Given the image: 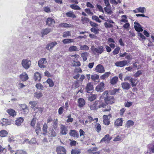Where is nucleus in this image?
Returning a JSON list of instances; mask_svg holds the SVG:
<instances>
[{
	"label": "nucleus",
	"instance_id": "1",
	"mask_svg": "<svg viewBox=\"0 0 154 154\" xmlns=\"http://www.w3.org/2000/svg\"><path fill=\"white\" fill-rule=\"evenodd\" d=\"M104 100L106 103L108 104H112L114 103L115 100L113 97L109 96L108 91H104L102 94Z\"/></svg>",
	"mask_w": 154,
	"mask_h": 154
},
{
	"label": "nucleus",
	"instance_id": "2",
	"mask_svg": "<svg viewBox=\"0 0 154 154\" xmlns=\"http://www.w3.org/2000/svg\"><path fill=\"white\" fill-rule=\"evenodd\" d=\"M91 50L94 54H95L96 53L98 54H101L104 51L103 47L102 46H99L98 48H92V47L91 48Z\"/></svg>",
	"mask_w": 154,
	"mask_h": 154
},
{
	"label": "nucleus",
	"instance_id": "3",
	"mask_svg": "<svg viewBox=\"0 0 154 154\" xmlns=\"http://www.w3.org/2000/svg\"><path fill=\"white\" fill-rule=\"evenodd\" d=\"M56 151L57 154H66V150L63 146H59L57 147Z\"/></svg>",
	"mask_w": 154,
	"mask_h": 154
},
{
	"label": "nucleus",
	"instance_id": "4",
	"mask_svg": "<svg viewBox=\"0 0 154 154\" xmlns=\"http://www.w3.org/2000/svg\"><path fill=\"white\" fill-rule=\"evenodd\" d=\"M30 64V61L27 59H23L22 61V66L26 69H27L29 67Z\"/></svg>",
	"mask_w": 154,
	"mask_h": 154
},
{
	"label": "nucleus",
	"instance_id": "5",
	"mask_svg": "<svg viewBox=\"0 0 154 154\" xmlns=\"http://www.w3.org/2000/svg\"><path fill=\"white\" fill-rule=\"evenodd\" d=\"M46 23V25L51 27H53L55 23V20L51 17H48L47 18Z\"/></svg>",
	"mask_w": 154,
	"mask_h": 154
},
{
	"label": "nucleus",
	"instance_id": "6",
	"mask_svg": "<svg viewBox=\"0 0 154 154\" xmlns=\"http://www.w3.org/2000/svg\"><path fill=\"white\" fill-rule=\"evenodd\" d=\"M115 65L117 67H123L126 65H128V62L127 60H124L117 61L116 62Z\"/></svg>",
	"mask_w": 154,
	"mask_h": 154
},
{
	"label": "nucleus",
	"instance_id": "7",
	"mask_svg": "<svg viewBox=\"0 0 154 154\" xmlns=\"http://www.w3.org/2000/svg\"><path fill=\"white\" fill-rule=\"evenodd\" d=\"M134 28L136 31L138 32H142L143 31V29L141 25L137 22L134 23Z\"/></svg>",
	"mask_w": 154,
	"mask_h": 154
},
{
	"label": "nucleus",
	"instance_id": "8",
	"mask_svg": "<svg viewBox=\"0 0 154 154\" xmlns=\"http://www.w3.org/2000/svg\"><path fill=\"white\" fill-rule=\"evenodd\" d=\"M104 87V84L102 82L97 86L95 89L97 91L101 92L103 91Z\"/></svg>",
	"mask_w": 154,
	"mask_h": 154
},
{
	"label": "nucleus",
	"instance_id": "9",
	"mask_svg": "<svg viewBox=\"0 0 154 154\" xmlns=\"http://www.w3.org/2000/svg\"><path fill=\"white\" fill-rule=\"evenodd\" d=\"M112 138L111 137H110L109 134H107L101 140L100 143H101L103 142H105L107 143H109L111 140Z\"/></svg>",
	"mask_w": 154,
	"mask_h": 154
},
{
	"label": "nucleus",
	"instance_id": "10",
	"mask_svg": "<svg viewBox=\"0 0 154 154\" xmlns=\"http://www.w3.org/2000/svg\"><path fill=\"white\" fill-rule=\"evenodd\" d=\"M95 70L96 72L100 73H103L105 72V69L104 67L100 64L96 66Z\"/></svg>",
	"mask_w": 154,
	"mask_h": 154
},
{
	"label": "nucleus",
	"instance_id": "11",
	"mask_svg": "<svg viewBox=\"0 0 154 154\" xmlns=\"http://www.w3.org/2000/svg\"><path fill=\"white\" fill-rule=\"evenodd\" d=\"M78 106L80 108L83 107L85 105V101L82 98H79L78 100Z\"/></svg>",
	"mask_w": 154,
	"mask_h": 154
},
{
	"label": "nucleus",
	"instance_id": "12",
	"mask_svg": "<svg viewBox=\"0 0 154 154\" xmlns=\"http://www.w3.org/2000/svg\"><path fill=\"white\" fill-rule=\"evenodd\" d=\"M106 21L108 22L107 23L106 22L104 23V26L106 28H112L113 27V25L112 24H110V23H114V22L113 21V20L108 19L106 20Z\"/></svg>",
	"mask_w": 154,
	"mask_h": 154
},
{
	"label": "nucleus",
	"instance_id": "13",
	"mask_svg": "<svg viewBox=\"0 0 154 154\" xmlns=\"http://www.w3.org/2000/svg\"><path fill=\"white\" fill-rule=\"evenodd\" d=\"M2 120V122H1V124L2 126L10 125L11 124V121L8 119L3 118Z\"/></svg>",
	"mask_w": 154,
	"mask_h": 154
},
{
	"label": "nucleus",
	"instance_id": "14",
	"mask_svg": "<svg viewBox=\"0 0 154 154\" xmlns=\"http://www.w3.org/2000/svg\"><path fill=\"white\" fill-rule=\"evenodd\" d=\"M57 44L56 42H53L48 44L45 47V48L48 50H49L50 49H52Z\"/></svg>",
	"mask_w": 154,
	"mask_h": 154
},
{
	"label": "nucleus",
	"instance_id": "15",
	"mask_svg": "<svg viewBox=\"0 0 154 154\" xmlns=\"http://www.w3.org/2000/svg\"><path fill=\"white\" fill-rule=\"evenodd\" d=\"M52 29L51 28H47L42 29L41 32V33L42 37L45 35H46L52 31Z\"/></svg>",
	"mask_w": 154,
	"mask_h": 154
},
{
	"label": "nucleus",
	"instance_id": "16",
	"mask_svg": "<svg viewBox=\"0 0 154 154\" xmlns=\"http://www.w3.org/2000/svg\"><path fill=\"white\" fill-rule=\"evenodd\" d=\"M94 87L93 85L91 83L89 82L88 83L85 88L86 92L88 93H90V91H92L93 90Z\"/></svg>",
	"mask_w": 154,
	"mask_h": 154
},
{
	"label": "nucleus",
	"instance_id": "17",
	"mask_svg": "<svg viewBox=\"0 0 154 154\" xmlns=\"http://www.w3.org/2000/svg\"><path fill=\"white\" fill-rule=\"evenodd\" d=\"M60 134L63 135H65L67 133V129L66 127H65V126L62 125L60 128Z\"/></svg>",
	"mask_w": 154,
	"mask_h": 154
},
{
	"label": "nucleus",
	"instance_id": "18",
	"mask_svg": "<svg viewBox=\"0 0 154 154\" xmlns=\"http://www.w3.org/2000/svg\"><path fill=\"white\" fill-rule=\"evenodd\" d=\"M20 79L21 81L24 82L28 80V77L27 74L25 72L20 75Z\"/></svg>",
	"mask_w": 154,
	"mask_h": 154
},
{
	"label": "nucleus",
	"instance_id": "19",
	"mask_svg": "<svg viewBox=\"0 0 154 154\" xmlns=\"http://www.w3.org/2000/svg\"><path fill=\"white\" fill-rule=\"evenodd\" d=\"M46 62V59L42 58L39 60L38 62V64L39 66L41 68H44L45 66L43 64L45 62Z\"/></svg>",
	"mask_w": 154,
	"mask_h": 154
},
{
	"label": "nucleus",
	"instance_id": "20",
	"mask_svg": "<svg viewBox=\"0 0 154 154\" xmlns=\"http://www.w3.org/2000/svg\"><path fill=\"white\" fill-rule=\"evenodd\" d=\"M70 135L71 136L78 138L79 137V134L77 131L75 130H71L69 133Z\"/></svg>",
	"mask_w": 154,
	"mask_h": 154
},
{
	"label": "nucleus",
	"instance_id": "21",
	"mask_svg": "<svg viewBox=\"0 0 154 154\" xmlns=\"http://www.w3.org/2000/svg\"><path fill=\"white\" fill-rule=\"evenodd\" d=\"M121 85L123 89L126 90H128L131 87L130 84L126 82L122 83Z\"/></svg>",
	"mask_w": 154,
	"mask_h": 154
},
{
	"label": "nucleus",
	"instance_id": "22",
	"mask_svg": "<svg viewBox=\"0 0 154 154\" xmlns=\"http://www.w3.org/2000/svg\"><path fill=\"white\" fill-rule=\"evenodd\" d=\"M122 118L118 119L116 120L115 122V125L116 126H122Z\"/></svg>",
	"mask_w": 154,
	"mask_h": 154
},
{
	"label": "nucleus",
	"instance_id": "23",
	"mask_svg": "<svg viewBox=\"0 0 154 154\" xmlns=\"http://www.w3.org/2000/svg\"><path fill=\"white\" fill-rule=\"evenodd\" d=\"M73 25L66 23H61L59 24V26L63 28H70Z\"/></svg>",
	"mask_w": 154,
	"mask_h": 154
},
{
	"label": "nucleus",
	"instance_id": "24",
	"mask_svg": "<svg viewBox=\"0 0 154 154\" xmlns=\"http://www.w3.org/2000/svg\"><path fill=\"white\" fill-rule=\"evenodd\" d=\"M34 79L35 81H40L41 79V76L39 72H35L34 74Z\"/></svg>",
	"mask_w": 154,
	"mask_h": 154
},
{
	"label": "nucleus",
	"instance_id": "25",
	"mask_svg": "<svg viewBox=\"0 0 154 154\" xmlns=\"http://www.w3.org/2000/svg\"><path fill=\"white\" fill-rule=\"evenodd\" d=\"M7 112L10 116L13 117L16 115V112H15V111L12 109H8Z\"/></svg>",
	"mask_w": 154,
	"mask_h": 154
},
{
	"label": "nucleus",
	"instance_id": "26",
	"mask_svg": "<svg viewBox=\"0 0 154 154\" xmlns=\"http://www.w3.org/2000/svg\"><path fill=\"white\" fill-rule=\"evenodd\" d=\"M49 137H55L57 135V133L53 129H51L49 131Z\"/></svg>",
	"mask_w": 154,
	"mask_h": 154
},
{
	"label": "nucleus",
	"instance_id": "27",
	"mask_svg": "<svg viewBox=\"0 0 154 154\" xmlns=\"http://www.w3.org/2000/svg\"><path fill=\"white\" fill-rule=\"evenodd\" d=\"M43 95L42 93L40 91H37L34 93V97L38 99H39L42 97Z\"/></svg>",
	"mask_w": 154,
	"mask_h": 154
},
{
	"label": "nucleus",
	"instance_id": "28",
	"mask_svg": "<svg viewBox=\"0 0 154 154\" xmlns=\"http://www.w3.org/2000/svg\"><path fill=\"white\" fill-rule=\"evenodd\" d=\"M89 55V53L87 52L82 53L81 54V56L82 58L83 61L86 60L87 59V57Z\"/></svg>",
	"mask_w": 154,
	"mask_h": 154
},
{
	"label": "nucleus",
	"instance_id": "29",
	"mask_svg": "<svg viewBox=\"0 0 154 154\" xmlns=\"http://www.w3.org/2000/svg\"><path fill=\"white\" fill-rule=\"evenodd\" d=\"M66 16L68 17H71L72 18H75L76 17L75 15L73 13V12L69 11L66 14Z\"/></svg>",
	"mask_w": 154,
	"mask_h": 154
},
{
	"label": "nucleus",
	"instance_id": "30",
	"mask_svg": "<svg viewBox=\"0 0 154 154\" xmlns=\"http://www.w3.org/2000/svg\"><path fill=\"white\" fill-rule=\"evenodd\" d=\"M68 50L70 52L78 51H79L78 48L75 46H70Z\"/></svg>",
	"mask_w": 154,
	"mask_h": 154
},
{
	"label": "nucleus",
	"instance_id": "31",
	"mask_svg": "<svg viewBox=\"0 0 154 154\" xmlns=\"http://www.w3.org/2000/svg\"><path fill=\"white\" fill-rule=\"evenodd\" d=\"M118 80V77L116 76H114L110 80V83L112 85H114L116 84Z\"/></svg>",
	"mask_w": 154,
	"mask_h": 154
},
{
	"label": "nucleus",
	"instance_id": "32",
	"mask_svg": "<svg viewBox=\"0 0 154 154\" xmlns=\"http://www.w3.org/2000/svg\"><path fill=\"white\" fill-rule=\"evenodd\" d=\"M81 21L82 23L84 24H87L90 21L89 18L83 17H81Z\"/></svg>",
	"mask_w": 154,
	"mask_h": 154
},
{
	"label": "nucleus",
	"instance_id": "33",
	"mask_svg": "<svg viewBox=\"0 0 154 154\" xmlns=\"http://www.w3.org/2000/svg\"><path fill=\"white\" fill-rule=\"evenodd\" d=\"M134 125V122L133 121L129 120L126 123L125 126L127 128H129L131 126Z\"/></svg>",
	"mask_w": 154,
	"mask_h": 154
},
{
	"label": "nucleus",
	"instance_id": "34",
	"mask_svg": "<svg viewBox=\"0 0 154 154\" xmlns=\"http://www.w3.org/2000/svg\"><path fill=\"white\" fill-rule=\"evenodd\" d=\"M62 42L64 44H69L74 42V40L70 38H65L63 40Z\"/></svg>",
	"mask_w": 154,
	"mask_h": 154
},
{
	"label": "nucleus",
	"instance_id": "35",
	"mask_svg": "<svg viewBox=\"0 0 154 154\" xmlns=\"http://www.w3.org/2000/svg\"><path fill=\"white\" fill-rule=\"evenodd\" d=\"M48 125L46 123H45L42 128V130L43 131V134L44 135H46L47 133Z\"/></svg>",
	"mask_w": 154,
	"mask_h": 154
},
{
	"label": "nucleus",
	"instance_id": "36",
	"mask_svg": "<svg viewBox=\"0 0 154 154\" xmlns=\"http://www.w3.org/2000/svg\"><path fill=\"white\" fill-rule=\"evenodd\" d=\"M23 121V118L20 117L15 121V124L16 125L19 126L21 125V124Z\"/></svg>",
	"mask_w": 154,
	"mask_h": 154
},
{
	"label": "nucleus",
	"instance_id": "37",
	"mask_svg": "<svg viewBox=\"0 0 154 154\" xmlns=\"http://www.w3.org/2000/svg\"><path fill=\"white\" fill-rule=\"evenodd\" d=\"M8 132L5 130H2L0 131V136L2 137H5L8 134Z\"/></svg>",
	"mask_w": 154,
	"mask_h": 154
},
{
	"label": "nucleus",
	"instance_id": "38",
	"mask_svg": "<svg viewBox=\"0 0 154 154\" xmlns=\"http://www.w3.org/2000/svg\"><path fill=\"white\" fill-rule=\"evenodd\" d=\"M136 79H134L132 78L129 80L130 82L131 83V86L132 87H135L137 85V83H135Z\"/></svg>",
	"mask_w": 154,
	"mask_h": 154
},
{
	"label": "nucleus",
	"instance_id": "39",
	"mask_svg": "<svg viewBox=\"0 0 154 154\" xmlns=\"http://www.w3.org/2000/svg\"><path fill=\"white\" fill-rule=\"evenodd\" d=\"M94 126L97 131L98 133H99L100 131L101 130V127L100 124L98 123H96L95 125Z\"/></svg>",
	"mask_w": 154,
	"mask_h": 154
},
{
	"label": "nucleus",
	"instance_id": "40",
	"mask_svg": "<svg viewBox=\"0 0 154 154\" xmlns=\"http://www.w3.org/2000/svg\"><path fill=\"white\" fill-rule=\"evenodd\" d=\"M110 73V72H105L100 77V79H105L106 78H107L109 76Z\"/></svg>",
	"mask_w": 154,
	"mask_h": 154
},
{
	"label": "nucleus",
	"instance_id": "41",
	"mask_svg": "<svg viewBox=\"0 0 154 154\" xmlns=\"http://www.w3.org/2000/svg\"><path fill=\"white\" fill-rule=\"evenodd\" d=\"M34 110L36 112H39L40 113H42L43 112V108L41 107H36L34 109Z\"/></svg>",
	"mask_w": 154,
	"mask_h": 154
},
{
	"label": "nucleus",
	"instance_id": "42",
	"mask_svg": "<svg viewBox=\"0 0 154 154\" xmlns=\"http://www.w3.org/2000/svg\"><path fill=\"white\" fill-rule=\"evenodd\" d=\"M105 11L108 14H111L113 13V12L111 10L110 8H109L106 7H105L104 8Z\"/></svg>",
	"mask_w": 154,
	"mask_h": 154
},
{
	"label": "nucleus",
	"instance_id": "43",
	"mask_svg": "<svg viewBox=\"0 0 154 154\" xmlns=\"http://www.w3.org/2000/svg\"><path fill=\"white\" fill-rule=\"evenodd\" d=\"M89 49V47L87 45H80V50H81L88 51Z\"/></svg>",
	"mask_w": 154,
	"mask_h": 154
},
{
	"label": "nucleus",
	"instance_id": "44",
	"mask_svg": "<svg viewBox=\"0 0 154 154\" xmlns=\"http://www.w3.org/2000/svg\"><path fill=\"white\" fill-rule=\"evenodd\" d=\"M71 154H80L81 151L79 149H73L71 151Z\"/></svg>",
	"mask_w": 154,
	"mask_h": 154
},
{
	"label": "nucleus",
	"instance_id": "45",
	"mask_svg": "<svg viewBox=\"0 0 154 154\" xmlns=\"http://www.w3.org/2000/svg\"><path fill=\"white\" fill-rule=\"evenodd\" d=\"M46 82L49 85L50 87H52L54 85V83L53 81L50 79H48L47 80Z\"/></svg>",
	"mask_w": 154,
	"mask_h": 154
},
{
	"label": "nucleus",
	"instance_id": "46",
	"mask_svg": "<svg viewBox=\"0 0 154 154\" xmlns=\"http://www.w3.org/2000/svg\"><path fill=\"white\" fill-rule=\"evenodd\" d=\"M70 7L74 10H80L81 9V8L79 6L75 4L70 5Z\"/></svg>",
	"mask_w": 154,
	"mask_h": 154
},
{
	"label": "nucleus",
	"instance_id": "47",
	"mask_svg": "<svg viewBox=\"0 0 154 154\" xmlns=\"http://www.w3.org/2000/svg\"><path fill=\"white\" fill-rule=\"evenodd\" d=\"M35 131L36 134L38 135L40 131H41V128L40 127V125L39 124H38L37 125Z\"/></svg>",
	"mask_w": 154,
	"mask_h": 154
},
{
	"label": "nucleus",
	"instance_id": "48",
	"mask_svg": "<svg viewBox=\"0 0 154 154\" xmlns=\"http://www.w3.org/2000/svg\"><path fill=\"white\" fill-rule=\"evenodd\" d=\"M35 87L38 89L43 90H44L43 86L40 83H37L35 85Z\"/></svg>",
	"mask_w": 154,
	"mask_h": 154
},
{
	"label": "nucleus",
	"instance_id": "49",
	"mask_svg": "<svg viewBox=\"0 0 154 154\" xmlns=\"http://www.w3.org/2000/svg\"><path fill=\"white\" fill-rule=\"evenodd\" d=\"M29 104L31 105V107L32 108L34 109L37 105V103L35 101H30L29 102Z\"/></svg>",
	"mask_w": 154,
	"mask_h": 154
},
{
	"label": "nucleus",
	"instance_id": "50",
	"mask_svg": "<svg viewBox=\"0 0 154 154\" xmlns=\"http://www.w3.org/2000/svg\"><path fill=\"white\" fill-rule=\"evenodd\" d=\"M96 98V95L95 94H91L88 97V100L91 102L93 101Z\"/></svg>",
	"mask_w": 154,
	"mask_h": 154
},
{
	"label": "nucleus",
	"instance_id": "51",
	"mask_svg": "<svg viewBox=\"0 0 154 154\" xmlns=\"http://www.w3.org/2000/svg\"><path fill=\"white\" fill-rule=\"evenodd\" d=\"M137 12H138L144 13L145 11L146 10V8L144 7H140L138 8H137Z\"/></svg>",
	"mask_w": 154,
	"mask_h": 154
},
{
	"label": "nucleus",
	"instance_id": "52",
	"mask_svg": "<svg viewBox=\"0 0 154 154\" xmlns=\"http://www.w3.org/2000/svg\"><path fill=\"white\" fill-rule=\"evenodd\" d=\"M90 30L91 32L94 33L95 34L99 33V29L98 28L92 27L91 29Z\"/></svg>",
	"mask_w": 154,
	"mask_h": 154
},
{
	"label": "nucleus",
	"instance_id": "53",
	"mask_svg": "<svg viewBox=\"0 0 154 154\" xmlns=\"http://www.w3.org/2000/svg\"><path fill=\"white\" fill-rule=\"evenodd\" d=\"M91 78L93 81H95V80H98L99 79V75L95 74L92 75L91 76Z\"/></svg>",
	"mask_w": 154,
	"mask_h": 154
},
{
	"label": "nucleus",
	"instance_id": "54",
	"mask_svg": "<svg viewBox=\"0 0 154 154\" xmlns=\"http://www.w3.org/2000/svg\"><path fill=\"white\" fill-rule=\"evenodd\" d=\"M120 49V48L119 47L116 48L112 52L113 54L114 55H115L118 54L119 53Z\"/></svg>",
	"mask_w": 154,
	"mask_h": 154
},
{
	"label": "nucleus",
	"instance_id": "55",
	"mask_svg": "<svg viewBox=\"0 0 154 154\" xmlns=\"http://www.w3.org/2000/svg\"><path fill=\"white\" fill-rule=\"evenodd\" d=\"M92 20H96L97 22L100 23L101 22V21L99 19V17L97 16H93L92 17Z\"/></svg>",
	"mask_w": 154,
	"mask_h": 154
},
{
	"label": "nucleus",
	"instance_id": "56",
	"mask_svg": "<svg viewBox=\"0 0 154 154\" xmlns=\"http://www.w3.org/2000/svg\"><path fill=\"white\" fill-rule=\"evenodd\" d=\"M71 35L70 31H66L63 32V36L64 38H66L68 36H70Z\"/></svg>",
	"mask_w": 154,
	"mask_h": 154
},
{
	"label": "nucleus",
	"instance_id": "57",
	"mask_svg": "<svg viewBox=\"0 0 154 154\" xmlns=\"http://www.w3.org/2000/svg\"><path fill=\"white\" fill-rule=\"evenodd\" d=\"M36 139L35 138H32L31 140L29 141V144L30 145L32 144H35L36 143Z\"/></svg>",
	"mask_w": 154,
	"mask_h": 154
},
{
	"label": "nucleus",
	"instance_id": "58",
	"mask_svg": "<svg viewBox=\"0 0 154 154\" xmlns=\"http://www.w3.org/2000/svg\"><path fill=\"white\" fill-rule=\"evenodd\" d=\"M36 121V119L35 118H34L32 119L30 123V125L32 126L33 127L35 126Z\"/></svg>",
	"mask_w": 154,
	"mask_h": 154
},
{
	"label": "nucleus",
	"instance_id": "59",
	"mask_svg": "<svg viewBox=\"0 0 154 154\" xmlns=\"http://www.w3.org/2000/svg\"><path fill=\"white\" fill-rule=\"evenodd\" d=\"M68 119L66 120L67 123L72 122L73 121V119L71 118V115H69L67 116Z\"/></svg>",
	"mask_w": 154,
	"mask_h": 154
},
{
	"label": "nucleus",
	"instance_id": "60",
	"mask_svg": "<svg viewBox=\"0 0 154 154\" xmlns=\"http://www.w3.org/2000/svg\"><path fill=\"white\" fill-rule=\"evenodd\" d=\"M97 8L98 9L99 11L103 13L104 12L103 8L101 5H100L97 4Z\"/></svg>",
	"mask_w": 154,
	"mask_h": 154
},
{
	"label": "nucleus",
	"instance_id": "61",
	"mask_svg": "<svg viewBox=\"0 0 154 154\" xmlns=\"http://www.w3.org/2000/svg\"><path fill=\"white\" fill-rule=\"evenodd\" d=\"M137 34L138 36L140 37L142 40H144L146 39L145 36L141 33L138 32Z\"/></svg>",
	"mask_w": 154,
	"mask_h": 154
},
{
	"label": "nucleus",
	"instance_id": "62",
	"mask_svg": "<svg viewBox=\"0 0 154 154\" xmlns=\"http://www.w3.org/2000/svg\"><path fill=\"white\" fill-rule=\"evenodd\" d=\"M15 154H27V153L25 151L19 150L17 151Z\"/></svg>",
	"mask_w": 154,
	"mask_h": 154
},
{
	"label": "nucleus",
	"instance_id": "63",
	"mask_svg": "<svg viewBox=\"0 0 154 154\" xmlns=\"http://www.w3.org/2000/svg\"><path fill=\"white\" fill-rule=\"evenodd\" d=\"M130 26V24L129 23H125L123 26V27L125 29H128Z\"/></svg>",
	"mask_w": 154,
	"mask_h": 154
},
{
	"label": "nucleus",
	"instance_id": "64",
	"mask_svg": "<svg viewBox=\"0 0 154 154\" xmlns=\"http://www.w3.org/2000/svg\"><path fill=\"white\" fill-rule=\"evenodd\" d=\"M63 106H61L58 109V113L59 115H61L62 114L63 112Z\"/></svg>",
	"mask_w": 154,
	"mask_h": 154
}]
</instances>
